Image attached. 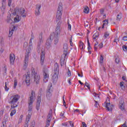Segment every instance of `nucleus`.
Here are the masks:
<instances>
[{"label": "nucleus", "mask_w": 127, "mask_h": 127, "mask_svg": "<svg viewBox=\"0 0 127 127\" xmlns=\"http://www.w3.org/2000/svg\"><path fill=\"white\" fill-rule=\"evenodd\" d=\"M122 12H120L119 14L117 15L116 20H117L118 21H121V19H122Z\"/></svg>", "instance_id": "24"}, {"label": "nucleus", "mask_w": 127, "mask_h": 127, "mask_svg": "<svg viewBox=\"0 0 127 127\" xmlns=\"http://www.w3.org/2000/svg\"><path fill=\"white\" fill-rule=\"evenodd\" d=\"M16 86H17V80H16V78H14V89H16Z\"/></svg>", "instance_id": "31"}, {"label": "nucleus", "mask_w": 127, "mask_h": 127, "mask_svg": "<svg viewBox=\"0 0 127 127\" xmlns=\"http://www.w3.org/2000/svg\"><path fill=\"white\" fill-rule=\"evenodd\" d=\"M77 75L79 77H83V73L80 74V73L78 72Z\"/></svg>", "instance_id": "58"}, {"label": "nucleus", "mask_w": 127, "mask_h": 127, "mask_svg": "<svg viewBox=\"0 0 127 127\" xmlns=\"http://www.w3.org/2000/svg\"><path fill=\"white\" fill-rule=\"evenodd\" d=\"M5 6H6L2 5L1 10H3V11H4V10H5Z\"/></svg>", "instance_id": "53"}, {"label": "nucleus", "mask_w": 127, "mask_h": 127, "mask_svg": "<svg viewBox=\"0 0 127 127\" xmlns=\"http://www.w3.org/2000/svg\"><path fill=\"white\" fill-rule=\"evenodd\" d=\"M20 20H19V18L18 17L14 18L15 22H18Z\"/></svg>", "instance_id": "44"}, {"label": "nucleus", "mask_w": 127, "mask_h": 127, "mask_svg": "<svg viewBox=\"0 0 127 127\" xmlns=\"http://www.w3.org/2000/svg\"><path fill=\"white\" fill-rule=\"evenodd\" d=\"M123 49L124 51H127V47L126 45L123 46Z\"/></svg>", "instance_id": "46"}, {"label": "nucleus", "mask_w": 127, "mask_h": 127, "mask_svg": "<svg viewBox=\"0 0 127 127\" xmlns=\"http://www.w3.org/2000/svg\"><path fill=\"white\" fill-rule=\"evenodd\" d=\"M6 21L7 22V23H11V19L10 18V17H7V18L6 19Z\"/></svg>", "instance_id": "37"}, {"label": "nucleus", "mask_w": 127, "mask_h": 127, "mask_svg": "<svg viewBox=\"0 0 127 127\" xmlns=\"http://www.w3.org/2000/svg\"><path fill=\"white\" fill-rule=\"evenodd\" d=\"M34 39V36L33 35V34L32 33L31 35V39H30L29 42H30V44H32V40Z\"/></svg>", "instance_id": "35"}, {"label": "nucleus", "mask_w": 127, "mask_h": 127, "mask_svg": "<svg viewBox=\"0 0 127 127\" xmlns=\"http://www.w3.org/2000/svg\"><path fill=\"white\" fill-rule=\"evenodd\" d=\"M40 107V103L37 102L36 109H37V111H39V108Z\"/></svg>", "instance_id": "42"}, {"label": "nucleus", "mask_w": 127, "mask_h": 127, "mask_svg": "<svg viewBox=\"0 0 127 127\" xmlns=\"http://www.w3.org/2000/svg\"><path fill=\"white\" fill-rule=\"evenodd\" d=\"M66 58V57H65V55L63 54L62 56V57L61 58V66H63L64 64H65V59Z\"/></svg>", "instance_id": "20"}, {"label": "nucleus", "mask_w": 127, "mask_h": 127, "mask_svg": "<svg viewBox=\"0 0 127 127\" xmlns=\"http://www.w3.org/2000/svg\"><path fill=\"white\" fill-rule=\"evenodd\" d=\"M99 48H103V43H101L99 45H98Z\"/></svg>", "instance_id": "54"}, {"label": "nucleus", "mask_w": 127, "mask_h": 127, "mask_svg": "<svg viewBox=\"0 0 127 127\" xmlns=\"http://www.w3.org/2000/svg\"><path fill=\"white\" fill-rule=\"evenodd\" d=\"M28 123H29V121H27V120L26 119L24 127H28Z\"/></svg>", "instance_id": "43"}, {"label": "nucleus", "mask_w": 127, "mask_h": 127, "mask_svg": "<svg viewBox=\"0 0 127 127\" xmlns=\"http://www.w3.org/2000/svg\"><path fill=\"white\" fill-rule=\"evenodd\" d=\"M83 127H87V125L85 122H82Z\"/></svg>", "instance_id": "56"}, {"label": "nucleus", "mask_w": 127, "mask_h": 127, "mask_svg": "<svg viewBox=\"0 0 127 127\" xmlns=\"http://www.w3.org/2000/svg\"><path fill=\"white\" fill-rule=\"evenodd\" d=\"M63 11V7L62 6V3H59L58 10L57 11L56 15V21H59L62 17V12Z\"/></svg>", "instance_id": "6"}, {"label": "nucleus", "mask_w": 127, "mask_h": 127, "mask_svg": "<svg viewBox=\"0 0 127 127\" xmlns=\"http://www.w3.org/2000/svg\"><path fill=\"white\" fill-rule=\"evenodd\" d=\"M24 77H25V82L27 86H29L30 85V74L27 73V75H24Z\"/></svg>", "instance_id": "12"}, {"label": "nucleus", "mask_w": 127, "mask_h": 127, "mask_svg": "<svg viewBox=\"0 0 127 127\" xmlns=\"http://www.w3.org/2000/svg\"><path fill=\"white\" fill-rule=\"evenodd\" d=\"M61 22H59L56 27L55 33H52L50 35V38L48 39L46 42V45L47 46H51L52 44V39H54L55 44H57L59 41V35L61 33Z\"/></svg>", "instance_id": "1"}, {"label": "nucleus", "mask_w": 127, "mask_h": 127, "mask_svg": "<svg viewBox=\"0 0 127 127\" xmlns=\"http://www.w3.org/2000/svg\"><path fill=\"white\" fill-rule=\"evenodd\" d=\"M42 88H41V89L39 90V93H38V95H41V96H42Z\"/></svg>", "instance_id": "49"}, {"label": "nucleus", "mask_w": 127, "mask_h": 127, "mask_svg": "<svg viewBox=\"0 0 127 127\" xmlns=\"http://www.w3.org/2000/svg\"><path fill=\"white\" fill-rule=\"evenodd\" d=\"M119 108L121 111H124V110H125V103H124V101H121L120 102Z\"/></svg>", "instance_id": "22"}, {"label": "nucleus", "mask_w": 127, "mask_h": 127, "mask_svg": "<svg viewBox=\"0 0 127 127\" xmlns=\"http://www.w3.org/2000/svg\"><path fill=\"white\" fill-rule=\"evenodd\" d=\"M15 114H16V110L14 109L11 112L10 115L11 117H12L13 115H15Z\"/></svg>", "instance_id": "32"}, {"label": "nucleus", "mask_w": 127, "mask_h": 127, "mask_svg": "<svg viewBox=\"0 0 127 127\" xmlns=\"http://www.w3.org/2000/svg\"><path fill=\"white\" fill-rule=\"evenodd\" d=\"M87 43H88V51H91V45H90V41H89V39H87Z\"/></svg>", "instance_id": "33"}, {"label": "nucleus", "mask_w": 127, "mask_h": 127, "mask_svg": "<svg viewBox=\"0 0 127 127\" xmlns=\"http://www.w3.org/2000/svg\"><path fill=\"white\" fill-rule=\"evenodd\" d=\"M64 97H65V95H64L63 97V100L64 102V107H66V102H65V100L64 99Z\"/></svg>", "instance_id": "47"}, {"label": "nucleus", "mask_w": 127, "mask_h": 127, "mask_svg": "<svg viewBox=\"0 0 127 127\" xmlns=\"http://www.w3.org/2000/svg\"><path fill=\"white\" fill-rule=\"evenodd\" d=\"M44 59H45V53L43 51H41L40 59L41 65H43V64H44Z\"/></svg>", "instance_id": "14"}, {"label": "nucleus", "mask_w": 127, "mask_h": 127, "mask_svg": "<svg viewBox=\"0 0 127 127\" xmlns=\"http://www.w3.org/2000/svg\"><path fill=\"white\" fill-rule=\"evenodd\" d=\"M84 13H89V7H86L83 10Z\"/></svg>", "instance_id": "34"}, {"label": "nucleus", "mask_w": 127, "mask_h": 127, "mask_svg": "<svg viewBox=\"0 0 127 127\" xmlns=\"http://www.w3.org/2000/svg\"><path fill=\"white\" fill-rule=\"evenodd\" d=\"M16 14H20L23 17H26V14H25V9L23 8H21L19 9H15L13 15H16Z\"/></svg>", "instance_id": "7"}, {"label": "nucleus", "mask_w": 127, "mask_h": 127, "mask_svg": "<svg viewBox=\"0 0 127 127\" xmlns=\"http://www.w3.org/2000/svg\"><path fill=\"white\" fill-rule=\"evenodd\" d=\"M68 29H70V30H71V25L70 24V23H68Z\"/></svg>", "instance_id": "62"}, {"label": "nucleus", "mask_w": 127, "mask_h": 127, "mask_svg": "<svg viewBox=\"0 0 127 127\" xmlns=\"http://www.w3.org/2000/svg\"><path fill=\"white\" fill-rule=\"evenodd\" d=\"M110 35V34L108 32H105L104 35L105 38H108V37Z\"/></svg>", "instance_id": "41"}, {"label": "nucleus", "mask_w": 127, "mask_h": 127, "mask_svg": "<svg viewBox=\"0 0 127 127\" xmlns=\"http://www.w3.org/2000/svg\"><path fill=\"white\" fill-rule=\"evenodd\" d=\"M32 49V44L30 43L29 42V47L27 50H26V53L25 54V59L24 61V69H26V67H27L28 65V59L29 57V53H30V51Z\"/></svg>", "instance_id": "3"}, {"label": "nucleus", "mask_w": 127, "mask_h": 127, "mask_svg": "<svg viewBox=\"0 0 127 127\" xmlns=\"http://www.w3.org/2000/svg\"><path fill=\"white\" fill-rule=\"evenodd\" d=\"M31 77L33 78V79H34L36 84H39V81H40V76L37 73V72H35V69L33 67H32L31 69Z\"/></svg>", "instance_id": "4"}, {"label": "nucleus", "mask_w": 127, "mask_h": 127, "mask_svg": "<svg viewBox=\"0 0 127 127\" xmlns=\"http://www.w3.org/2000/svg\"><path fill=\"white\" fill-rule=\"evenodd\" d=\"M41 8V5L40 4H37L36 5V10L35 11V15H39L40 14V9Z\"/></svg>", "instance_id": "13"}, {"label": "nucleus", "mask_w": 127, "mask_h": 127, "mask_svg": "<svg viewBox=\"0 0 127 127\" xmlns=\"http://www.w3.org/2000/svg\"><path fill=\"white\" fill-rule=\"evenodd\" d=\"M67 122H68V126L69 125L70 126V127H74V123H73V122L68 121Z\"/></svg>", "instance_id": "39"}, {"label": "nucleus", "mask_w": 127, "mask_h": 127, "mask_svg": "<svg viewBox=\"0 0 127 127\" xmlns=\"http://www.w3.org/2000/svg\"><path fill=\"white\" fill-rule=\"evenodd\" d=\"M98 36H99V35L98 34V33H95L93 35V39H94L95 40L96 39V38H97V37H98Z\"/></svg>", "instance_id": "40"}, {"label": "nucleus", "mask_w": 127, "mask_h": 127, "mask_svg": "<svg viewBox=\"0 0 127 127\" xmlns=\"http://www.w3.org/2000/svg\"><path fill=\"white\" fill-rule=\"evenodd\" d=\"M15 28L16 27L13 26L12 28H10L9 30V37H11L12 36V34H13V31L15 30Z\"/></svg>", "instance_id": "19"}, {"label": "nucleus", "mask_w": 127, "mask_h": 127, "mask_svg": "<svg viewBox=\"0 0 127 127\" xmlns=\"http://www.w3.org/2000/svg\"><path fill=\"white\" fill-rule=\"evenodd\" d=\"M104 63V57L102 55L100 56V60H99V63L102 65L103 63Z\"/></svg>", "instance_id": "29"}, {"label": "nucleus", "mask_w": 127, "mask_h": 127, "mask_svg": "<svg viewBox=\"0 0 127 127\" xmlns=\"http://www.w3.org/2000/svg\"><path fill=\"white\" fill-rule=\"evenodd\" d=\"M118 41H120V40L119 39L115 38L112 42V45L113 46H115V45H117V44H118Z\"/></svg>", "instance_id": "25"}, {"label": "nucleus", "mask_w": 127, "mask_h": 127, "mask_svg": "<svg viewBox=\"0 0 127 127\" xmlns=\"http://www.w3.org/2000/svg\"><path fill=\"white\" fill-rule=\"evenodd\" d=\"M2 5L6 6V2L2 1Z\"/></svg>", "instance_id": "59"}, {"label": "nucleus", "mask_w": 127, "mask_h": 127, "mask_svg": "<svg viewBox=\"0 0 127 127\" xmlns=\"http://www.w3.org/2000/svg\"><path fill=\"white\" fill-rule=\"evenodd\" d=\"M103 22H104L102 25V28H104L105 25H107L109 23V20L105 19L103 21Z\"/></svg>", "instance_id": "28"}, {"label": "nucleus", "mask_w": 127, "mask_h": 127, "mask_svg": "<svg viewBox=\"0 0 127 127\" xmlns=\"http://www.w3.org/2000/svg\"><path fill=\"white\" fill-rule=\"evenodd\" d=\"M104 11H105V9H100V14H104Z\"/></svg>", "instance_id": "51"}, {"label": "nucleus", "mask_w": 127, "mask_h": 127, "mask_svg": "<svg viewBox=\"0 0 127 127\" xmlns=\"http://www.w3.org/2000/svg\"><path fill=\"white\" fill-rule=\"evenodd\" d=\"M94 50L95 51H97V50H98V48L97 47V46H96V45H94Z\"/></svg>", "instance_id": "61"}, {"label": "nucleus", "mask_w": 127, "mask_h": 127, "mask_svg": "<svg viewBox=\"0 0 127 127\" xmlns=\"http://www.w3.org/2000/svg\"><path fill=\"white\" fill-rule=\"evenodd\" d=\"M41 94H40L38 95V97L37 99V103H41Z\"/></svg>", "instance_id": "30"}, {"label": "nucleus", "mask_w": 127, "mask_h": 127, "mask_svg": "<svg viewBox=\"0 0 127 127\" xmlns=\"http://www.w3.org/2000/svg\"><path fill=\"white\" fill-rule=\"evenodd\" d=\"M79 46L80 49H81V50L84 49V43H83V42L81 41L79 42Z\"/></svg>", "instance_id": "27"}, {"label": "nucleus", "mask_w": 127, "mask_h": 127, "mask_svg": "<svg viewBox=\"0 0 127 127\" xmlns=\"http://www.w3.org/2000/svg\"><path fill=\"white\" fill-rule=\"evenodd\" d=\"M51 119H52V114L51 113H49L48 115L47 116V122L48 126H49V124H50V122H51Z\"/></svg>", "instance_id": "18"}, {"label": "nucleus", "mask_w": 127, "mask_h": 127, "mask_svg": "<svg viewBox=\"0 0 127 127\" xmlns=\"http://www.w3.org/2000/svg\"><path fill=\"white\" fill-rule=\"evenodd\" d=\"M123 39L124 41H127V36L123 37Z\"/></svg>", "instance_id": "52"}, {"label": "nucleus", "mask_w": 127, "mask_h": 127, "mask_svg": "<svg viewBox=\"0 0 127 127\" xmlns=\"http://www.w3.org/2000/svg\"><path fill=\"white\" fill-rule=\"evenodd\" d=\"M9 82L8 81H6L5 82V87H4V89L5 91H8L9 90Z\"/></svg>", "instance_id": "23"}, {"label": "nucleus", "mask_w": 127, "mask_h": 127, "mask_svg": "<svg viewBox=\"0 0 127 127\" xmlns=\"http://www.w3.org/2000/svg\"><path fill=\"white\" fill-rule=\"evenodd\" d=\"M27 46H28V43L26 42H24L23 45L24 49H26V48H27Z\"/></svg>", "instance_id": "36"}, {"label": "nucleus", "mask_w": 127, "mask_h": 127, "mask_svg": "<svg viewBox=\"0 0 127 127\" xmlns=\"http://www.w3.org/2000/svg\"><path fill=\"white\" fill-rule=\"evenodd\" d=\"M104 104L105 105V108H106L107 111H109V112L112 111V110H113V108H114V105H111L110 103L107 102H105Z\"/></svg>", "instance_id": "11"}, {"label": "nucleus", "mask_w": 127, "mask_h": 127, "mask_svg": "<svg viewBox=\"0 0 127 127\" xmlns=\"http://www.w3.org/2000/svg\"><path fill=\"white\" fill-rule=\"evenodd\" d=\"M34 98H35V92L32 90L31 93V96L29 97L28 105H33Z\"/></svg>", "instance_id": "9"}, {"label": "nucleus", "mask_w": 127, "mask_h": 127, "mask_svg": "<svg viewBox=\"0 0 127 127\" xmlns=\"http://www.w3.org/2000/svg\"><path fill=\"white\" fill-rule=\"evenodd\" d=\"M115 62L117 64H119V63H120V58H119V57L116 58Z\"/></svg>", "instance_id": "38"}, {"label": "nucleus", "mask_w": 127, "mask_h": 127, "mask_svg": "<svg viewBox=\"0 0 127 127\" xmlns=\"http://www.w3.org/2000/svg\"><path fill=\"white\" fill-rule=\"evenodd\" d=\"M95 107H96L98 108V101H95Z\"/></svg>", "instance_id": "60"}, {"label": "nucleus", "mask_w": 127, "mask_h": 127, "mask_svg": "<svg viewBox=\"0 0 127 127\" xmlns=\"http://www.w3.org/2000/svg\"><path fill=\"white\" fill-rule=\"evenodd\" d=\"M68 50V45L66 43L64 44V57H67V51Z\"/></svg>", "instance_id": "16"}, {"label": "nucleus", "mask_w": 127, "mask_h": 127, "mask_svg": "<svg viewBox=\"0 0 127 127\" xmlns=\"http://www.w3.org/2000/svg\"><path fill=\"white\" fill-rule=\"evenodd\" d=\"M50 88L48 89V90L47 91V94H46V97L48 100L51 98L52 96V94H51V92H50Z\"/></svg>", "instance_id": "21"}, {"label": "nucleus", "mask_w": 127, "mask_h": 127, "mask_svg": "<svg viewBox=\"0 0 127 127\" xmlns=\"http://www.w3.org/2000/svg\"><path fill=\"white\" fill-rule=\"evenodd\" d=\"M10 64V65H13L14 61L15 60V56L14 54H10L9 56Z\"/></svg>", "instance_id": "15"}, {"label": "nucleus", "mask_w": 127, "mask_h": 127, "mask_svg": "<svg viewBox=\"0 0 127 127\" xmlns=\"http://www.w3.org/2000/svg\"><path fill=\"white\" fill-rule=\"evenodd\" d=\"M120 87H123L124 86V82L123 81L121 82L120 83Z\"/></svg>", "instance_id": "57"}, {"label": "nucleus", "mask_w": 127, "mask_h": 127, "mask_svg": "<svg viewBox=\"0 0 127 127\" xmlns=\"http://www.w3.org/2000/svg\"><path fill=\"white\" fill-rule=\"evenodd\" d=\"M67 75L69 76H71V71H70V69H68Z\"/></svg>", "instance_id": "55"}, {"label": "nucleus", "mask_w": 127, "mask_h": 127, "mask_svg": "<svg viewBox=\"0 0 127 127\" xmlns=\"http://www.w3.org/2000/svg\"><path fill=\"white\" fill-rule=\"evenodd\" d=\"M11 1H12V0H8V6H10V5H11Z\"/></svg>", "instance_id": "48"}, {"label": "nucleus", "mask_w": 127, "mask_h": 127, "mask_svg": "<svg viewBox=\"0 0 127 127\" xmlns=\"http://www.w3.org/2000/svg\"><path fill=\"white\" fill-rule=\"evenodd\" d=\"M63 125L65 126V127H69L68 122H66V123H63Z\"/></svg>", "instance_id": "50"}, {"label": "nucleus", "mask_w": 127, "mask_h": 127, "mask_svg": "<svg viewBox=\"0 0 127 127\" xmlns=\"http://www.w3.org/2000/svg\"><path fill=\"white\" fill-rule=\"evenodd\" d=\"M3 115V111H0V116H2Z\"/></svg>", "instance_id": "63"}, {"label": "nucleus", "mask_w": 127, "mask_h": 127, "mask_svg": "<svg viewBox=\"0 0 127 127\" xmlns=\"http://www.w3.org/2000/svg\"><path fill=\"white\" fill-rule=\"evenodd\" d=\"M20 99V96L16 94L11 96L9 100V104H11V109H14L17 107V102Z\"/></svg>", "instance_id": "2"}, {"label": "nucleus", "mask_w": 127, "mask_h": 127, "mask_svg": "<svg viewBox=\"0 0 127 127\" xmlns=\"http://www.w3.org/2000/svg\"><path fill=\"white\" fill-rule=\"evenodd\" d=\"M93 95L94 97H95V98H100V96L95 92L93 94Z\"/></svg>", "instance_id": "45"}, {"label": "nucleus", "mask_w": 127, "mask_h": 127, "mask_svg": "<svg viewBox=\"0 0 127 127\" xmlns=\"http://www.w3.org/2000/svg\"><path fill=\"white\" fill-rule=\"evenodd\" d=\"M43 41H44V40H43V34H42V33H41L39 36V40L37 43V44L41 45V44H42V43H43Z\"/></svg>", "instance_id": "17"}, {"label": "nucleus", "mask_w": 127, "mask_h": 127, "mask_svg": "<svg viewBox=\"0 0 127 127\" xmlns=\"http://www.w3.org/2000/svg\"><path fill=\"white\" fill-rule=\"evenodd\" d=\"M122 127H127V126L126 125V124H124L122 125Z\"/></svg>", "instance_id": "64"}, {"label": "nucleus", "mask_w": 127, "mask_h": 127, "mask_svg": "<svg viewBox=\"0 0 127 127\" xmlns=\"http://www.w3.org/2000/svg\"><path fill=\"white\" fill-rule=\"evenodd\" d=\"M54 71L52 80H54V82H57V80H58V74H59V65L57 63H56L54 64Z\"/></svg>", "instance_id": "5"}, {"label": "nucleus", "mask_w": 127, "mask_h": 127, "mask_svg": "<svg viewBox=\"0 0 127 127\" xmlns=\"http://www.w3.org/2000/svg\"><path fill=\"white\" fill-rule=\"evenodd\" d=\"M32 115V105L28 104V113L26 117V120L27 122L30 121V118H31V115Z\"/></svg>", "instance_id": "8"}, {"label": "nucleus", "mask_w": 127, "mask_h": 127, "mask_svg": "<svg viewBox=\"0 0 127 127\" xmlns=\"http://www.w3.org/2000/svg\"><path fill=\"white\" fill-rule=\"evenodd\" d=\"M40 45H39L38 44H37V51L38 53H40V52H41V48H40Z\"/></svg>", "instance_id": "26"}, {"label": "nucleus", "mask_w": 127, "mask_h": 127, "mask_svg": "<svg viewBox=\"0 0 127 127\" xmlns=\"http://www.w3.org/2000/svg\"><path fill=\"white\" fill-rule=\"evenodd\" d=\"M43 75H44V82L46 83L47 81H48V79H49V73L48 72V70L46 69L43 71Z\"/></svg>", "instance_id": "10"}]
</instances>
